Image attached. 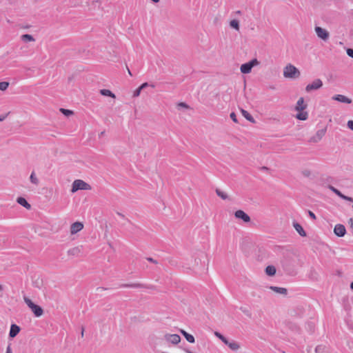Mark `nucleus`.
<instances>
[{"label": "nucleus", "instance_id": "nucleus-1", "mask_svg": "<svg viewBox=\"0 0 353 353\" xmlns=\"http://www.w3.org/2000/svg\"><path fill=\"white\" fill-rule=\"evenodd\" d=\"M280 263L285 272L289 275L295 274L294 253L288 250H283Z\"/></svg>", "mask_w": 353, "mask_h": 353}, {"label": "nucleus", "instance_id": "nucleus-2", "mask_svg": "<svg viewBox=\"0 0 353 353\" xmlns=\"http://www.w3.org/2000/svg\"><path fill=\"white\" fill-rule=\"evenodd\" d=\"M283 76L285 78L297 79L301 76V72L294 65L289 63L283 69Z\"/></svg>", "mask_w": 353, "mask_h": 353}, {"label": "nucleus", "instance_id": "nucleus-3", "mask_svg": "<svg viewBox=\"0 0 353 353\" xmlns=\"http://www.w3.org/2000/svg\"><path fill=\"white\" fill-rule=\"evenodd\" d=\"M23 300L36 317H40L43 314V310L40 305L35 304L26 296L23 297Z\"/></svg>", "mask_w": 353, "mask_h": 353}, {"label": "nucleus", "instance_id": "nucleus-4", "mask_svg": "<svg viewBox=\"0 0 353 353\" xmlns=\"http://www.w3.org/2000/svg\"><path fill=\"white\" fill-rule=\"evenodd\" d=\"M91 188V185L83 180L76 179L72 183L71 192L74 193L78 190H90Z\"/></svg>", "mask_w": 353, "mask_h": 353}, {"label": "nucleus", "instance_id": "nucleus-5", "mask_svg": "<svg viewBox=\"0 0 353 353\" xmlns=\"http://www.w3.org/2000/svg\"><path fill=\"white\" fill-rule=\"evenodd\" d=\"M214 335L219 338L224 344L228 345L232 350L236 351L239 349L240 345L234 341H229L222 334L219 332H215Z\"/></svg>", "mask_w": 353, "mask_h": 353}, {"label": "nucleus", "instance_id": "nucleus-6", "mask_svg": "<svg viewBox=\"0 0 353 353\" xmlns=\"http://www.w3.org/2000/svg\"><path fill=\"white\" fill-rule=\"evenodd\" d=\"M323 85V81L320 79H316L312 83L306 85L305 91L310 92L312 90H319L322 88Z\"/></svg>", "mask_w": 353, "mask_h": 353}, {"label": "nucleus", "instance_id": "nucleus-7", "mask_svg": "<svg viewBox=\"0 0 353 353\" xmlns=\"http://www.w3.org/2000/svg\"><path fill=\"white\" fill-rule=\"evenodd\" d=\"M120 288H147L150 290H154V285H147L143 283H124L119 286Z\"/></svg>", "mask_w": 353, "mask_h": 353}, {"label": "nucleus", "instance_id": "nucleus-8", "mask_svg": "<svg viewBox=\"0 0 353 353\" xmlns=\"http://www.w3.org/2000/svg\"><path fill=\"white\" fill-rule=\"evenodd\" d=\"M314 30L318 37L322 40L327 41L329 39L330 34L325 29L320 26H316Z\"/></svg>", "mask_w": 353, "mask_h": 353}, {"label": "nucleus", "instance_id": "nucleus-9", "mask_svg": "<svg viewBox=\"0 0 353 353\" xmlns=\"http://www.w3.org/2000/svg\"><path fill=\"white\" fill-rule=\"evenodd\" d=\"M326 131L327 128L319 130L316 132V134L310 139L309 142L318 143L325 136Z\"/></svg>", "mask_w": 353, "mask_h": 353}, {"label": "nucleus", "instance_id": "nucleus-10", "mask_svg": "<svg viewBox=\"0 0 353 353\" xmlns=\"http://www.w3.org/2000/svg\"><path fill=\"white\" fill-rule=\"evenodd\" d=\"M234 216L238 219L242 220L244 223H249L251 221L250 216L241 210H236L234 212Z\"/></svg>", "mask_w": 353, "mask_h": 353}, {"label": "nucleus", "instance_id": "nucleus-11", "mask_svg": "<svg viewBox=\"0 0 353 353\" xmlns=\"http://www.w3.org/2000/svg\"><path fill=\"white\" fill-rule=\"evenodd\" d=\"M165 339L174 345H177L181 341V337L179 335L176 334H166L164 336Z\"/></svg>", "mask_w": 353, "mask_h": 353}, {"label": "nucleus", "instance_id": "nucleus-12", "mask_svg": "<svg viewBox=\"0 0 353 353\" xmlns=\"http://www.w3.org/2000/svg\"><path fill=\"white\" fill-rule=\"evenodd\" d=\"M334 233L338 237H343L346 234L345 227L343 224H336L334 228Z\"/></svg>", "mask_w": 353, "mask_h": 353}, {"label": "nucleus", "instance_id": "nucleus-13", "mask_svg": "<svg viewBox=\"0 0 353 353\" xmlns=\"http://www.w3.org/2000/svg\"><path fill=\"white\" fill-rule=\"evenodd\" d=\"M332 100L337 101L341 103L350 104L352 102V99L342 94H336L332 97Z\"/></svg>", "mask_w": 353, "mask_h": 353}, {"label": "nucleus", "instance_id": "nucleus-14", "mask_svg": "<svg viewBox=\"0 0 353 353\" xmlns=\"http://www.w3.org/2000/svg\"><path fill=\"white\" fill-rule=\"evenodd\" d=\"M83 228V224L81 222L77 221L70 226V233L74 234Z\"/></svg>", "mask_w": 353, "mask_h": 353}, {"label": "nucleus", "instance_id": "nucleus-15", "mask_svg": "<svg viewBox=\"0 0 353 353\" xmlns=\"http://www.w3.org/2000/svg\"><path fill=\"white\" fill-rule=\"evenodd\" d=\"M21 331V327L14 324V323H12L10 326V332H9V338L10 339H13Z\"/></svg>", "mask_w": 353, "mask_h": 353}, {"label": "nucleus", "instance_id": "nucleus-16", "mask_svg": "<svg viewBox=\"0 0 353 353\" xmlns=\"http://www.w3.org/2000/svg\"><path fill=\"white\" fill-rule=\"evenodd\" d=\"M307 104L304 103L303 97L299 98V99L296 102V105L295 106V110L297 112H301L307 108Z\"/></svg>", "mask_w": 353, "mask_h": 353}, {"label": "nucleus", "instance_id": "nucleus-17", "mask_svg": "<svg viewBox=\"0 0 353 353\" xmlns=\"http://www.w3.org/2000/svg\"><path fill=\"white\" fill-rule=\"evenodd\" d=\"M293 226H294V229L296 230V231L299 233V234L301 236H303V237L306 236L307 234H306L305 231L304 230L303 227L299 223L294 221Z\"/></svg>", "mask_w": 353, "mask_h": 353}, {"label": "nucleus", "instance_id": "nucleus-18", "mask_svg": "<svg viewBox=\"0 0 353 353\" xmlns=\"http://www.w3.org/2000/svg\"><path fill=\"white\" fill-rule=\"evenodd\" d=\"M179 332L189 343H194L195 342V339L193 335L189 334L188 332L182 329H180Z\"/></svg>", "mask_w": 353, "mask_h": 353}, {"label": "nucleus", "instance_id": "nucleus-19", "mask_svg": "<svg viewBox=\"0 0 353 353\" xmlns=\"http://www.w3.org/2000/svg\"><path fill=\"white\" fill-rule=\"evenodd\" d=\"M17 202L19 205H22L27 210H30L31 208V205L27 201V200L22 196H19L17 199Z\"/></svg>", "mask_w": 353, "mask_h": 353}, {"label": "nucleus", "instance_id": "nucleus-20", "mask_svg": "<svg viewBox=\"0 0 353 353\" xmlns=\"http://www.w3.org/2000/svg\"><path fill=\"white\" fill-rule=\"evenodd\" d=\"M252 68L248 62L245 63L241 65L240 70L243 74H249L251 72Z\"/></svg>", "mask_w": 353, "mask_h": 353}, {"label": "nucleus", "instance_id": "nucleus-21", "mask_svg": "<svg viewBox=\"0 0 353 353\" xmlns=\"http://www.w3.org/2000/svg\"><path fill=\"white\" fill-rule=\"evenodd\" d=\"M265 272L268 276H273L276 274V269L275 266L270 265L265 268Z\"/></svg>", "mask_w": 353, "mask_h": 353}, {"label": "nucleus", "instance_id": "nucleus-22", "mask_svg": "<svg viewBox=\"0 0 353 353\" xmlns=\"http://www.w3.org/2000/svg\"><path fill=\"white\" fill-rule=\"evenodd\" d=\"M270 289L274 291L276 293L286 295L288 293V290L284 288H280L276 286H270Z\"/></svg>", "mask_w": 353, "mask_h": 353}, {"label": "nucleus", "instance_id": "nucleus-23", "mask_svg": "<svg viewBox=\"0 0 353 353\" xmlns=\"http://www.w3.org/2000/svg\"><path fill=\"white\" fill-rule=\"evenodd\" d=\"M241 112L242 115L250 122L252 123H254L256 122L254 117L248 111L243 109H241Z\"/></svg>", "mask_w": 353, "mask_h": 353}, {"label": "nucleus", "instance_id": "nucleus-24", "mask_svg": "<svg viewBox=\"0 0 353 353\" xmlns=\"http://www.w3.org/2000/svg\"><path fill=\"white\" fill-rule=\"evenodd\" d=\"M296 118L301 121H305L308 118V113L307 112H304L303 110L298 112L296 115Z\"/></svg>", "mask_w": 353, "mask_h": 353}, {"label": "nucleus", "instance_id": "nucleus-25", "mask_svg": "<svg viewBox=\"0 0 353 353\" xmlns=\"http://www.w3.org/2000/svg\"><path fill=\"white\" fill-rule=\"evenodd\" d=\"M100 94L103 96L110 97L113 99L116 98V95L110 90L101 89L100 90Z\"/></svg>", "mask_w": 353, "mask_h": 353}, {"label": "nucleus", "instance_id": "nucleus-26", "mask_svg": "<svg viewBox=\"0 0 353 353\" xmlns=\"http://www.w3.org/2000/svg\"><path fill=\"white\" fill-rule=\"evenodd\" d=\"M21 39L25 42V43H28V42H30V41H34L35 39L34 38L32 37V35L31 34H22L21 36Z\"/></svg>", "mask_w": 353, "mask_h": 353}, {"label": "nucleus", "instance_id": "nucleus-27", "mask_svg": "<svg viewBox=\"0 0 353 353\" xmlns=\"http://www.w3.org/2000/svg\"><path fill=\"white\" fill-rule=\"evenodd\" d=\"M215 192H216V194H217V196L221 197L223 200H226V199L230 200L228 195L225 192L221 191L220 189L216 188L215 190Z\"/></svg>", "mask_w": 353, "mask_h": 353}, {"label": "nucleus", "instance_id": "nucleus-28", "mask_svg": "<svg viewBox=\"0 0 353 353\" xmlns=\"http://www.w3.org/2000/svg\"><path fill=\"white\" fill-rule=\"evenodd\" d=\"M230 26L232 28L239 30L240 26H239V21L237 19H232L230 22Z\"/></svg>", "mask_w": 353, "mask_h": 353}, {"label": "nucleus", "instance_id": "nucleus-29", "mask_svg": "<svg viewBox=\"0 0 353 353\" xmlns=\"http://www.w3.org/2000/svg\"><path fill=\"white\" fill-rule=\"evenodd\" d=\"M327 188H328L329 190H330L332 192H334L335 194H336L340 198H341V196L343 194L340 190H339L338 189H336V188H334L332 185H328Z\"/></svg>", "mask_w": 353, "mask_h": 353}, {"label": "nucleus", "instance_id": "nucleus-30", "mask_svg": "<svg viewBox=\"0 0 353 353\" xmlns=\"http://www.w3.org/2000/svg\"><path fill=\"white\" fill-rule=\"evenodd\" d=\"M30 181L32 183L34 184L35 185H38L39 181L36 176V174L34 172H32L30 176Z\"/></svg>", "mask_w": 353, "mask_h": 353}, {"label": "nucleus", "instance_id": "nucleus-31", "mask_svg": "<svg viewBox=\"0 0 353 353\" xmlns=\"http://www.w3.org/2000/svg\"><path fill=\"white\" fill-rule=\"evenodd\" d=\"M80 253V249L78 247L73 248L70 249L68 251V255L77 256Z\"/></svg>", "mask_w": 353, "mask_h": 353}, {"label": "nucleus", "instance_id": "nucleus-32", "mask_svg": "<svg viewBox=\"0 0 353 353\" xmlns=\"http://www.w3.org/2000/svg\"><path fill=\"white\" fill-rule=\"evenodd\" d=\"M60 112L66 117H69L74 114L73 111L65 108H60Z\"/></svg>", "mask_w": 353, "mask_h": 353}, {"label": "nucleus", "instance_id": "nucleus-33", "mask_svg": "<svg viewBox=\"0 0 353 353\" xmlns=\"http://www.w3.org/2000/svg\"><path fill=\"white\" fill-rule=\"evenodd\" d=\"M10 83L8 81L0 82V90L5 91L8 88Z\"/></svg>", "mask_w": 353, "mask_h": 353}, {"label": "nucleus", "instance_id": "nucleus-34", "mask_svg": "<svg viewBox=\"0 0 353 353\" xmlns=\"http://www.w3.org/2000/svg\"><path fill=\"white\" fill-rule=\"evenodd\" d=\"M240 310H241V311L243 313H244L247 316H248V317H250V318L251 317L252 314H251L250 311L248 309H247V308H245V307H240Z\"/></svg>", "mask_w": 353, "mask_h": 353}, {"label": "nucleus", "instance_id": "nucleus-35", "mask_svg": "<svg viewBox=\"0 0 353 353\" xmlns=\"http://www.w3.org/2000/svg\"><path fill=\"white\" fill-rule=\"evenodd\" d=\"M325 346L324 345H318L315 348L316 353H323L325 350Z\"/></svg>", "mask_w": 353, "mask_h": 353}, {"label": "nucleus", "instance_id": "nucleus-36", "mask_svg": "<svg viewBox=\"0 0 353 353\" xmlns=\"http://www.w3.org/2000/svg\"><path fill=\"white\" fill-rule=\"evenodd\" d=\"M177 107L179 109L180 108H183L185 109H190V106L185 102H179L177 103Z\"/></svg>", "mask_w": 353, "mask_h": 353}, {"label": "nucleus", "instance_id": "nucleus-37", "mask_svg": "<svg viewBox=\"0 0 353 353\" xmlns=\"http://www.w3.org/2000/svg\"><path fill=\"white\" fill-rule=\"evenodd\" d=\"M252 68L258 65L259 64V61L256 59H253L248 62Z\"/></svg>", "mask_w": 353, "mask_h": 353}, {"label": "nucleus", "instance_id": "nucleus-38", "mask_svg": "<svg viewBox=\"0 0 353 353\" xmlns=\"http://www.w3.org/2000/svg\"><path fill=\"white\" fill-rule=\"evenodd\" d=\"M148 86H151L152 88H154V84H149L148 82H145V83H142L139 87L143 90V89H145V88H147Z\"/></svg>", "mask_w": 353, "mask_h": 353}, {"label": "nucleus", "instance_id": "nucleus-39", "mask_svg": "<svg viewBox=\"0 0 353 353\" xmlns=\"http://www.w3.org/2000/svg\"><path fill=\"white\" fill-rule=\"evenodd\" d=\"M141 89L140 88V87L137 88L133 92V95L132 97H137L140 95L141 94Z\"/></svg>", "mask_w": 353, "mask_h": 353}, {"label": "nucleus", "instance_id": "nucleus-40", "mask_svg": "<svg viewBox=\"0 0 353 353\" xmlns=\"http://www.w3.org/2000/svg\"><path fill=\"white\" fill-rule=\"evenodd\" d=\"M126 221L132 225V227H131V229L130 230V232L131 233H134V232L135 229H137V225H134V224L131 222V221H130V219H126Z\"/></svg>", "mask_w": 353, "mask_h": 353}, {"label": "nucleus", "instance_id": "nucleus-41", "mask_svg": "<svg viewBox=\"0 0 353 353\" xmlns=\"http://www.w3.org/2000/svg\"><path fill=\"white\" fill-rule=\"evenodd\" d=\"M230 117L231 119L234 123H238V120H237L236 115L235 112H231L230 114Z\"/></svg>", "mask_w": 353, "mask_h": 353}, {"label": "nucleus", "instance_id": "nucleus-42", "mask_svg": "<svg viewBox=\"0 0 353 353\" xmlns=\"http://www.w3.org/2000/svg\"><path fill=\"white\" fill-rule=\"evenodd\" d=\"M341 199H342L343 200H345V201H350V202H353V198H352L350 196H346L345 194H343V196H341Z\"/></svg>", "mask_w": 353, "mask_h": 353}, {"label": "nucleus", "instance_id": "nucleus-43", "mask_svg": "<svg viewBox=\"0 0 353 353\" xmlns=\"http://www.w3.org/2000/svg\"><path fill=\"white\" fill-rule=\"evenodd\" d=\"M346 52L349 57L353 59V48H347Z\"/></svg>", "mask_w": 353, "mask_h": 353}, {"label": "nucleus", "instance_id": "nucleus-44", "mask_svg": "<svg viewBox=\"0 0 353 353\" xmlns=\"http://www.w3.org/2000/svg\"><path fill=\"white\" fill-rule=\"evenodd\" d=\"M10 114V112H8V113H6L5 114H1L0 115V122L3 121Z\"/></svg>", "mask_w": 353, "mask_h": 353}, {"label": "nucleus", "instance_id": "nucleus-45", "mask_svg": "<svg viewBox=\"0 0 353 353\" xmlns=\"http://www.w3.org/2000/svg\"><path fill=\"white\" fill-rule=\"evenodd\" d=\"M302 174L304 176L309 177L311 174V172L309 170H305L302 171Z\"/></svg>", "mask_w": 353, "mask_h": 353}, {"label": "nucleus", "instance_id": "nucleus-46", "mask_svg": "<svg viewBox=\"0 0 353 353\" xmlns=\"http://www.w3.org/2000/svg\"><path fill=\"white\" fill-rule=\"evenodd\" d=\"M347 126L348 128H350L351 130L353 131V120H350L347 121Z\"/></svg>", "mask_w": 353, "mask_h": 353}, {"label": "nucleus", "instance_id": "nucleus-47", "mask_svg": "<svg viewBox=\"0 0 353 353\" xmlns=\"http://www.w3.org/2000/svg\"><path fill=\"white\" fill-rule=\"evenodd\" d=\"M146 260L150 263H152L154 264H158V261L156 259H154L152 257H147Z\"/></svg>", "mask_w": 353, "mask_h": 353}, {"label": "nucleus", "instance_id": "nucleus-48", "mask_svg": "<svg viewBox=\"0 0 353 353\" xmlns=\"http://www.w3.org/2000/svg\"><path fill=\"white\" fill-rule=\"evenodd\" d=\"M308 215L313 220H316V215L314 214V212H312V211L310 210H308Z\"/></svg>", "mask_w": 353, "mask_h": 353}, {"label": "nucleus", "instance_id": "nucleus-49", "mask_svg": "<svg viewBox=\"0 0 353 353\" xmlns=\"http://www.w3.org/2000/svg\"><path fill=\"white\" fill-rule=\"evenodd\" d=\"M194 263H195L196 265H201V264H202V262H201V257L195 258V259H194Z\"/></svg>", "mask_w": 353, "mask_h": 353}, {"label": "nucleus", "instance_id": "nucleus-50", "mask_svg": "<svg viewBox=\"0 0 353 353\" xmlns=\"http://www.w3.org/2000/svg\"><path fill=\"white\" fill-rule=\"evenodd\" d=\"M6 353H12V349L10 347V344H9L6 348Z\"/></svg>", "mask_w": 353, "mask_h": 353}, {"label": "nucleus", "instance_id": "nucleus-51", "mask_svg": "<svg viewBox=\"0 0 353 353\" xmlns=\"http://www.w3.org/2000/svg\"><path fill=\"white\" fill-rule=\"evenodd\" d=\"M290 325V327L292 328V329H298L297 326L295 325V324H292V323H289Z\"/></svg>", "mask_w": 353, "mask_h": 353}, {"label": "nucleus", "instance_id": "nucleus-52", "mask_svg": "<svg viewBox=\"0 0 353 353\" xmlns=\"http://www.w3.org/2000/svg\"><path fill=\"white\" fill-rule=\"evenodd\" d=\"M106 290H108V288H103V287H98L97 288V291Z\"/></svg>", "mask_w": 353, "mask_h": 353}, {"label": "nucleus", "instance_id": "nucleus-53", "mask_svg": "<svg viewBox=\"0 0 353 353\" xmlns=\"http://www.w3.org/2000/svg\"><path fill=\"white\" fill-rule=\"evenodd\" d=\"M117 214L119 216H121V218L126 219V218H125V215H124V214H123L122 213L117 212Z\"/></svg>", "mask_w": 353, "mask_h": 353}, {"label": "nucleus", "instance_id": "nucleus-54", "mask_svg": "<svg viewBox=\"0 0 353 353\" xmlns=\"http://www.w3.org/2000/svg\"><path fill=\"white\" fill-rule=\"evenodd\" d=\"M349 222L350 223V227H351V228H352V230H353V218L350 219Z\"/></svg>", "mask_w": 353, "mask_h": 353}, {"label": "nucleus", "instance_id": "nucleus-55", "mask_svg": "<svg viewBox=\"0 0 353 353\" xmlns=\"http://www.w3.org/2000/svg\"><path fill=\"white\" fill-rule=\"evenodd\" d=\"M84 330H85V328L83 326H82L81 327V337H83Z\"/></svg>", "mask_w": 353, "mask_h": 353}, {"label": "nucleus", "instance_id": "nucleus-56", "mask_svg": "<svg viewBox=\"0 0 353 353\" xmlns=\"http://www.w3.org/2000/svg\"><path fill=\"white\" fill-rule=\"evenodd\" d=\"M262 170H269V168L266 166H263L261 168Z\"/></svg>", "mask_w": 353, "mask_h": 353}, {"label": "nucleus", "instance_id": "nucleus-57", "mask_svg": "<svg viewBox=\"0 0 353 353\" xmlns=\"http://www.w3.org/2000/svg\"><path fill=\"white\" fill-rule=\"evenodd\" d=\"M235 14H239V15H240V14H242V12H241V10H237V11H236V12H235Z\"/></svg>", "mask_w": 353, "mask_h": 353}, {"label": "nucleus", "instance_id": "nucleus-58", "mask_svg": "<svg viewBox=\"0 0 353 353\" xmlns=\"http://www.w3.org/2000/svg\"><path fill=\"white\" fill-rule=\"evenodd\" d=\"M350 289L353 290V281L350 283Z\"/></svg>", "mask_w": 353, "mask_h": 353}, {"label": "nucleus", "instance_id": "nucleus-59", "mask_svg": "<svg viewBox=\"0 0 353 353\" xmlns=\"http://www.w3.org/2000/svg\"><path fill=\"white\" fill-rule=\"evenodd\" d=\"M154 3H158L160 0H151Z\"/></svg>", "mask_w": 353, "mask_h": 353}, {"label": "nucleus", "instance_id": "nucleus-60", "mask_svg": "<svg viewBox=\"0 0 353 353\" xmlns=\"http://www.w3.org/2000/svg\"><path fill=\"white\" fill-rule=\"evenodd\" d=\"M3 290V286L0 284V291H2Z\"/></svg>", "mask_w": 353, "mask_h": 353}, {"label": "nucleus", "instance_id": "nucleus-61", "mask_svg": "<svg viewBox=\"0 0 353 353\" xmlns=\"http://www.w3.org/2000/svg\"><path fill=\"white\" fill-rule=\"evenodd\" d=\"M128 73L132 76V74L130 70L129 69H128Z\"/></svg>", "mask_w": 353, "mask_h": 353}, {"label": "nucleus", "instance_id": "nucleus-62", "mask_svg": "<svg viewBox=\"0 0 353 353\" xmlns=\"http://www.w3.org/2000/svg\"><path fill=\"white\" fill-rule=\"evenodd\" d=\"M72 77H69V78H68V81H72Z\"/></svg>", "mask_w": 353, "mask_h": 353}, {"label": "nucleus", "instance_id": "nucleus-63", "mask_svg": "<svg viewBox=\"0 0 353 353\" xmlns=\"http://www.w3.org/2000/svg\"><path fill=\"white\" fill-rule=\"evenodd\" d=\"M104 133H105V132H104V131H103V132H101V134H100V136H102V135H103V134H104Z\"/></svg>", "mask_w": 353, "mask_h": 353}, {"label": "nucleus", "instance_id": "nucleus-64", "mask_svg": "<svg viewBox=\"0 0 353 353\" xmlns=\"http://www.w3.org/2000/svg\"><path fill=\"white\" fill-rule=\"evenodd\" d=\"M271 89H274L275 88L274 86L270 87Z\"/></svg>", "mask_w": 353, "mask_h": 353}]
</instances>
